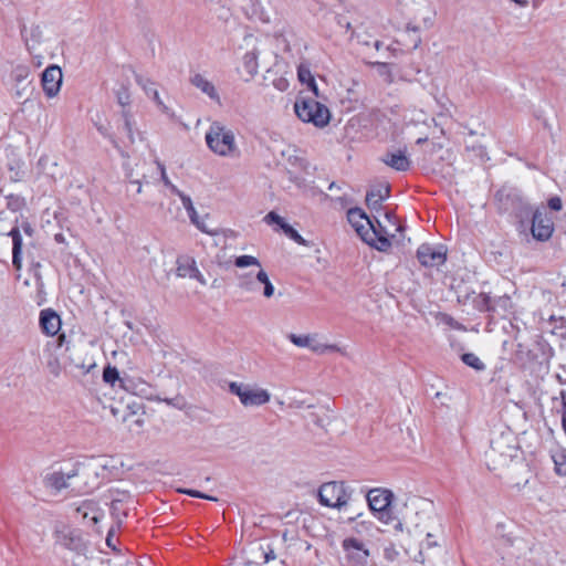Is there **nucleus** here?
I'll list each match as a JSON object with an SVG mask.
<instances>
[{
	"label": "nucleus",
	"mask_w": 566,
	"mask_h": 566,
	"mask_svg": "<svg viewBox=\"0 0 566 566\" xmlns=\"http://www.w3.org/2000/svg\"><path fill=\"white\" fill-rule=\"evenodd\" d=\"M40 326L44 334L54 336L61 328V318L54 311L43 310L40 313Z\"/></svg>",
	"instance_id": "nucleus-18"
},
{
	"label": "nucleus",
	"mask_w": 566,
	"mask_h": 566,
	"mask_svg": "<svg viewBox=\"0 0 566 566\" xmlns=\"http://www.w3.org/2000/svg\"><path fill=\"white\" fill-rule=\"evenodd\" d=\"M109 139H111V143L115 146V147H118L117 145V142L115 140V138H113L112 136H108Z\"/></svg>",
	"instance_id": "nucleus-57"
},
{
	"label": "nucleus",
	"mask_w": 566,
	"mask_h": 566,
	"mask_svg": "<svg viewBox=\"0 0 566 566\" xmlns=\"http://www.w3.org/2000/svg\"><path fill=\"white\" fill-rule=\"evenodd\" d=\"M314 337V334H307V335H296V334H289L287 338L297 347H306L310 348L312 345V339Z\"/></svg>",
	"instance_id": "nucleus-30"
},
{
	"label": "nucleus",
	"mask_w": 566,
	"mask_h": 566,
	"mask_svg": "<svg viewBox=\"0 0 566 566\" xmlns=\"http://www.w3.org/2000/svg\"><path fill=\"white\" fill-rule=\"evenodd\" d=\"M228 388L230 394L237 396L244 407H259L268 403L271 399L266 389L248 384L231 381Z\"/></svg>",
	"instance_id": "nucleus-8"
},
{
	"label": "nucleus",
	"mask_w": 566,
	"mask_h": 566,
	"mask_svg": "<svg viewBox=\"0 0 566 566\" xmlns=\"http://www.w3.org/2000/svg\"><path fill=\"white\" fill-rule=\"evenodd\" d=\"M432 537H433L432 534L428 533L427 538L422 545L427 548H431V547L436 546L437 543L432 541Z\"/></svg>",
	"instance_id": "nucleus-47"
},
{
	"label": "nucleus",
	"mask_w": 566,
	"mask_h": 566,
	"mask_svg": "<svg viewBox=\"0 0 566 566\" xmlns=\"http://www.w3.org/2000/svg\"><path fill=\"white\" fill-rule=\"evenodd\" d=\"M157 164V167L160 171V176H161V180L165 184V186H167L172 193L179 196V193H181L182 191H180L171 181L170 179L168 178L167 174H166V169H165V166L164 164H161L160 161H156Z\"/></svg>",
	"instance_id": "nucleus-33"
},
{
	"label": "nucleus",
	"mask_w": 566,
	"mask_h": 566,
	"mask_svg": "<svg viewBox=\"0 0 566 566\" xmlns=\"http://www.w3.org/2000/svg\"><path fill=\"white\" fill-rule=\"evenodd\" d=\"M517 448L512 444V438L510 436H502L492 440L486 458L489 463L493 465V469H496L507 465L513 458L517 457Z\"/></svg>",
	"instance_id": "nucleus-9"
},
{
	"label": "nucleus",
	"mask_w": 566,
	"mask_h": 566,
	"mask_svg": "<svg viewBox=\"0 0 566 566\" xmlns=\"http://www.w3.org/2000/svg\"><path fill=\"white\" fill-rule=\"evenodd\" d=\"M329 190H333V189H336V184L335 182H332L328 187Z\"/></svg>",
	"instance_id": "nucleus-58"
},
{
	"label": "nucleus",
	"mask_w": 566,
	"mask_h": 566,
	"mask_svg": "<svg viewBox=\"0 0 566 566\" xmlns=\"http://www.w3.org/2000/svg\"><path fill=\"white\" fill-rule=\"evenodd\" d=\"M442 149V146L438 143H434V142H431V143H428L427 144V147L424 149V155H423V163L427 165V164H430L432 161V155L440 151Z\"/></svg>",
	"instance_id": "nucleus-36"
},
{
	"label": "nucleus",
	"mask_w": 566,
	"mask_h": 566,
	"mask_svg": "<svg viewBox=\"0 0 566 566\" xmlns=\"http://www.w3.org/2000/svg\"><path fill=\"white\" fill-rule=\"evenodd\" d=\"M515 4H517L518 7L521 8H525L528 6V1L527 0H512Z\"/></svg>",
	"instance_id": "nucleus-51"
},
{
	"label": "nucleus",
	"mask_w": 566,
	"mask_h": 566,
	"mask_svg": "<svg viewBox=\"0 0 566 566\" xmlns=\"http://www.w3.org/2000/svg\"><path fill=\"white\" fill-rule=\"evenodd\" d=\"M22 230L24 231L25 234H28L29 237H31L33 234V229L32 227L25 222L22 224Z\"/></svg>",
	"instance_id": "nucleus-49"
},
{
	"label": "nucleus",
	"mask_w": 566,
	"mask_h": 566,
	"mask_svg": "<svg viewBox=\"0 0 566 566\" xmlns=\"http://www.w3.org/2000/svg\"><path fill=\"white\" fill-rule=\"evenodd\" d=\"M303 403L301 401L294 400L290 403V407L292 408H301Z\"/></svg>",
	"instance_id": "nucleus-53"
},
{
	"label": "nucleus",
	"mask_w": 566,
	"mask_h": 566,
	"mask_svg": "<svg viewBox=\"0 0 566 566\" xmlns=\"http://www.w3.org/2000/svg\"><path fill=\"white\" fill-rule=\"evenodd\" d=\"M386 223H382L384 227H387L392 234H389L388 238H395L396 232H401L403 227L399 223L396 214L391 211H386L384 214ZM390 241V239H388Z\"/></svg>",
	"instance_id": "nucleus-26"
},
{
	"label": "nucleus",
	"mask_w": 566,
	"mask_h": 566,
	"mask_svg": "<svg viewBox=\"0 0 566 566\" xmlns=\"http://www.w3.org/2000/svg\"><path fill=\"white\" fill-rule=\"evenodd\" d=\"M381 161L396 171H407L411 166V160L408 158L406 150L401 149L388 150L381 157Z\"/></svg>",
	"instance_id": "nucleus-14"
},
{
	"label": "nucleus",
	"mask_w": 566,
	"mask_h": 566,
	"mask_svg": "<svg viewBox=\"0 0 566 566\" xmlns=\"http://www.w3.org/2000/svg\"><path fill=\"white\" fill-rule=\"evenodd\" d=\"M350 497L352 490L344 482H326L318 489V501L327 507L342 509L347 505Z\"/></svg>",
	"instance_id": "nucleus-6"
},
{
	"label": "nucleus",
	"mask_w": 566,
	"mask_h": 566,
	"mask_svg": "<svg viewBox=\"0 0 566 566\" xmlns=\"http://www.w3.org/2000/svg\"><path fill=\"white\" fill-rule=\"evenodd\" d=\"M294 112L302 122L317 128H324L331 120V112L327 106L313 97H298L294 103Z\"/></svg>",
	"instance_id": "nucleus-4"
},
{
	"label": "nucleus",
	"mask_w": 566,
	"mask_h": 566,
	"mask_svg": "<svg viewBox=\"0 0 566 566\" xmlns=\"http://www.w3.org/2000/svg\"><path fill=\"white\" fill-rule=\"evenodd\" d=\"M190 83L211 99L220 103V96L216 86L207 77L197 73L190 77Z\"/></svg>",
	"instance_id": "nucleus-19"
},
{
	"label": "nucleus",
	"mask_w": 566,
	"mask_h": 566,
	"mask_svg": "<svg viewBox=\"0 0 566 566\" xmlns=\"http://www.w3.org/2000/svg\"><path fill=\"white\" fill-rule=\"evenodd\" d=\"M118 103L123 106L129 103V95L127 93L118 94Z\"/></svg>",
	"instance_id": "nucleus-48"
},
{
	"label": "nucleus",
	"mask_w": 566,
	"mask_h": 566,
	"mask_svg": "<svg viewBox=\"0 0 566 566\" xmlns=\"http://www.w3.org/2000/svg\"><path fill=\"white\" fill-rule=\"evenodd\" d=\"M192 223H193V224H196V227H197L200 231H202V232H205V233H208V234H211V235L216 234V232H214V231H212V230H210V229H208V227L206 226V223H205L203 221H200V220H199V218L197 219V222H192Z\"/></svg>",
	"instance_id": "nucleus-44"
},
{
	"label": "nucleus",
	"mask_w": 566,
	"mask_h": 566,
	"mask_svg": "<svg viewBox=\"0 0 566 566\" xmlns=\"http://www.w3.org/2000/svg\"><path fill=\"white\" fill-rule=\"evenodd\" d=\"M275 557L273 549L269 548V551H263L264 563H269L270 560L275 559Z\"/></svg>",
	"instance_id": "nucleus-46"
},
{
	"label": "nucleus",
	"mask_w": 566,
	"mask_h": 566,
	"mask_svg": "<svg viewBox=\"0 0 566 566\" xmlns=\"http://www.w3.org/2000/svg\"><path fill=\"white\" fill-rule=\"evenodd\" d=\"M475 303L480 311H493L492 298L489 294L481 293Z\"/></svg>",
	"instance_id": "nucleus-35"
},
{
	"label": "nucleus",
	"mask_w": 566,
	"mask_h": 566,
	"mask_svg": "<svg viewBox=\"0 0 566 566\" xmlns=\"http://www.w3.org/2000/svg\"><path fill=\"white\" fill-rule=\"evenodd\" d=\"M554 231V222L546 211L536 210L532 220V234L536 240H548Z\"/></svg>",
	"instance_id": "nucleus-12"
},
{
	"label": "nucleus",
	"mask_w": 566,
	"mask_h": 566,
	"mask_svg": "<svg viewBox=\"0 0 566 566\" xmlns=\"http://www.w3.org/2000/svg\"><path fill=\"white\" fill-rule=\"evenodd\" d=\"M548 207L552 209V210H555V211H558L562 209V200L559 197H552L549 200H548Z\"/></svg>",
	"instance_id": "nucleus-43"
},
{
	"label": "nucleus",
	"mask_w": 566,
	"mask_h": 566,
	"mask_svg": "<svg viewBox=\"0 0 566 566\" xmlns=\"http://www.w3.org/2000/svg\"><path fill=\"white\" fill-rule=\"evenodd\" d=\"M367 503L374 515L384 524H389L395 520L391 503L394 493L384 488H375L368 491Z\"/></svg>",
	"instance_id": "nucleus-5"
},
{
	"label": "nucleus",
	"mask_w": 566,
	"mask_h": 566,
	"mask_svg": "<svg viewBox=\"0 0 566 566\" xmlns=\"http://www.w3.org/2000/svg\"><path fill=\"white\" fill-rule=\"evenodd\" d=\"M46 366H48L49 371L53 376H55V377L60 376V374H61V364H60V361H59V359L56 357H51L48 360Z\"/></svg>",
	"instance_id": "nucleus-39"
},
{
	"label": "nucleus",
	"mask_w": 566,
	"mask_h": 566,
	"mask_svg": "<svg viewBox=\"0 0 566 566\" xmlns=\"http://www.w3.org/2000/svg\"><path fill=\"white\" fill-rule=\"evenodd\" d=\"M258 57L259 52L256 50L249 51L243 56V66L251 76L259 72Z\"/></svg>",
	"instance_id": "nucleus-25"
},
{
	"label": "nucleus",
	"mask_w": 566,
	"mask_h": 566,
	"mask_svg": "<svg viewBox=\"0 0 566 566\" xmlns=\"http://www.w3.org/2000/svg\"><path fill=\"white\" fill-rule=\"evenodd\" d=\"M427 142H428V140H427V138H418L416 143H417L418 145H420V144H422V143H427Z\"/></svg>",
	"instance_id": "nucleus-56"
},
{
	"label": "nucleus",
	"mask_w": 566,
	"mask_h": 566,
	"mask_svg": "<svg viewBox=\"0 0 566 566\" xmlns=\"http://www.w3.org/2000/svg\"><path fill=\"white\" fill-rule=\"evenodd\" d=\"M84 507H85V504H84V505H82V506H80V507H77V512H78V513H82V512H83V516H84V517H87V512H86V511H84Z\"/></svg>",
	"instance_id": "nucleus-55"
},
{
	"label": "nucleus",
	"mask_w": 566,
	"mask_h": 566,
	"mask_svg": "<svg viewBox=\"0 0 566 566\" xmlns=\"http://www.w3.org/2000/svg\"><path fill=\"white\" fill-rule=\"evenodd\" d=\"M298 78L301 82H308L314 94L316 96L318 95L316 83H315L314 78L312 77L310 71H304V70L300 69L298 70Z\"/></svg>",
	"instance_id": "nucleus-38"
},
{
	"label": "nucleus",
	"mask_w": 566,
	"mask_h": 566,
	"mask_svg": "<svg viewBox=\"0 0 566 566\" xmlns=\"http://www.w3.org/2000/svg\"><path fill=\"white\" fill-rule=\"evenodd\" d=\"M282 230L290 239H292L296 243L301 245H306V241L304 240V238L289 223L284 226L282 224Z\"/></svg>",
	"instance_id": "nucleus-34"
},
{
	"label": "nucleus",
	"mask_w": 566,
	"mask_h": 566,
	"mask_svg": "<svg viewBox=\"0 0 566 566\" xmlns=\"http://www.w3.org/2000/svg\"><path fill=\"white\" fill-rule=\"evenodd\" d=\"M562 399V427L566 434V389L560 390Z\"/></svg>",
	"instance_id": "nucleus-41"
},
{
	"label": "nucleus",
	"mask_w": 566,
	"mask_h": 566,
	"mask_svg": "<svg viewBox=\"0 0 566 566\" xmlns=\"http://www.w3.org/2000/svg\"><path fill=\"white\" fill-rule=\"evenodd\" d=\"M103 380L112 387H115L116 384H118L120 388L128 389L126 380L119 377V373L114 366L108 365L104 368Z\"/></svg>",
	"instance_id": "nucleus-23"
},
{
	"label": "nucleus",
	"mask_w": 566,
	"mask_h": 566,
	"mask_svg": "<svg viewBox=\"0 0 566 566\" xmlns=\"http://www.w3.org/2000/svg\"><path fill=\"white\" fill-rule=\"evenodd\" d=\"M178 492L182 493V494H187V495L192 496V497L205 499V500L214 501V502L218 501V499L214 497V496L205 494V493H202L200 491L192 490V489H178Z\"/></svg>",
	"instance_id": "nucleus-37"
},
{
	"label": "nucleus",
	"mask_w": 566,
	"mask_h": 566,
	"mask_svg": "<svg viewBox=\"0 0 566 566\" xmlns=\"http://www.w3.org/2000/svg\"><path fill=\"white\" fill-rule=\"evenodd\" d=\"M182 202L184 208L187 210L188 216L191 220V222H197V219L199 218L196 208L193 207V203L191 201V198L184 192L179 193L178 196Z\"/></svg>",
	"instance_id": "nucleus-29"
},
{
	"label": "nucleus",
	"mask_w": 566,
	"mask_h": 566,
	"mask_svg": "<svg viewBox=\"0 0 566 566\" xmlns=\"http://www.w3.org/2000/svg\"><path fill=\"white\" fill-rule=\"evenodd\" d=\"M65 338L66 337H65L64 334L59 335L57 340H56V346L57 347H62L64 345V343H65Z\"/></svg>",
	"instance_id": "nucleus-50"
},
{
	"label": "nucleus",
	"mask_w": 566,
	"mask_h": 566,
	"mask_svg": "<svg viewBox=\"0 0 566 566\" xmlns=\"http://www.w3.org/2000/svg\"><path fill=\"white\" fill-rule=\"evenodd\" d=\"M234 265L239 269H255L237 275L238 286L242 291L255 293L259 291V284H263V296L270 298L274 295V285L258 258L248 254L239 255L234 259Z\"/></svg>",
	"instance_id": "nucleus-2"
},
{
	"label": "nucleus",
	"mask_w": 566,
	"mask_h": 566,
	"mask_svg": "<svg viewBox=\"0 0 566 566\" xmlns=\"http://www.w3.org/2000/svg\"><path fill=\"white\" fill-rule=\"evenodd\" d=\"M106 543L109 547H113L112 533L109 532L106 538Z\"/></svg>",
	"instance_id": "nucleus-54"
},
{
	"label": "nucleus",
	"mask_w": 566,
	"mask_h": 566,
	"mask_svg": "<svg viewBox=\"0 0 566 566\" xmlns=\"http://www.w3.org/2000/svg\"><path fill=\"white\" fill-rule=\"evenodd\" d=\"M205 139L208 148L218 156L234 158L240 155L234 132L221 122L210 124Z\"/></svg>",
	"instance_id": "nucleus-3"
},
{
	"label": "nucleus",
	"mask_w": 566,
	"mask_h": 566,
	"mask_svg": "<svg viewBox=\"0 0 566 566\" xmlns=\"http://www.w3.org/2000/svg\"><path fill=\"white\" fill-rule=\"evenodd\" d=\"M342 547L345 552L346 558L356 566H366L369 549L365 543L356 537H347L343 541Z\"/></svg>",
	"instance_id": "nucleus-10"
},
{
	"label": "nucleus",
	"mask_w": 566,
	"mask_h": 566,
	"mask_svg": "<svg viewBox=\"0 0 566 566\" xmlns=\"http://www.w3.org/2000/svg\"><path fill=\"white\" fill-rule=\"evenodd\" d=\"M98 130H99L103 135L107 136V135H106V132L104 130V128H103V127H99V128H98Z\"/></svg>",
	"instance_id": "nucleus-59"
},
{
	"label": "nucleus",
	"mask_w": 566,
	"mask_h": 566,
	"mask_svg": "<svg viewBox=\"0 0 566 566\" xmlns=\"http://www.w3.org/2000/svg\"><path fill=\"white\" fill-rule=\"evenodd\" d=\"M551 458L554 462L555 472L558 475H566V450L559 447L553 448Z\"/></svg>",
	"instance_id": "nucleus-22"
},
{
	"label": "nucleus",
	"mask_w": 566,
	"mask_h": 566,
	"mask_svg": "<svg viewBox=\"0 0 566 566\" xmlns=\"http://www.w3.org/2000/svg\"><path fill=\"white\" fill-rule=\"evenodd\" d=\"M80 467L72 465L70 470H59L53 471L45 475L43 482L45 488L59 493L64 489H72V491L80 493L85 492L83 488L77 483V479L80 478Z\"/></svg>",
	"instance_id": "nucleus-7"
},
{
	"label": "nucleus",
	"mask_w": 566,
	"mask_h": 566,
	"mask_svg": "<svg viewBox=\"0 0 566 566\" xmlns=\"http://www.w3.org/2000/svg\"><path fill=\"white\" fill-rule=\"evenodd\" d=\"M30 69L27 65H17L12 72L11 77L14 82V96L21 98L27 93L29 81Z\"/></svg>",
	"instance_id": "nucleus-16"
},
{
	"label": "nucleus",
	"mask_w": 566,
	"mask_h": 566,
	"mask_svg": "<svg viewBox=\"0 0 566 566\" xmlns=\"http://www.w3.org/2000/svg\"><path fill=\"white\" fill-rule=\"evenodd\" d=\"M122 115L124 118V130L127 135V138L129 139L130 143H134L135 142V137H134L135 122L133 119V116L128 111H125V109L123 111Z\"/></svg>",
	"instance_id": "nucleus-28"
},
{
	"label": "nucleus",
	"mask_w": 566,
	"mask_h": 566,
	"mask_svg": "<svg viewBox=\"0 0 566 566\" xmlns=\"http://www.w3.org/2000/svg\"><path fill=\"white\" fill-rule=\"evenodd\" d=\"M318 336L314 334V337L312 339V345L310 346V349L316 354H325L327 352H337L342 354L343 356L346 355V350L342 347H339L336 344H323L318 339Z\"/></svg>",
	"instance_id": "nucleus-24"
},
{
	"label": "nucleus",
	"mask_w": 566,
	"mask_h": 566,
	"mask_svg": "<svg viewBox=\"0 0 566 566\" xmlns=\"http://www.w3.org/2000/svg\"><path fill=\"white\" fill-rule=\"evenodd\" d=\"M130 182L136 184L138 186L137 192L140 193L142 192V181L139 179H130Z\"/></svg>",
	"instance_id": "nucleus-52"
},
{
	"label": "nucleus",
	"mask_w": 566,
	"mask_h": 566,
	"mask_svg": "<svg viewBox=\"0 0 566 566\" xmlns=\"http://www.w3.org/2000/svg\"><path fill=\"white\" fill-rule=\"evenodd\" d=\"M390 196L389 185L381 184L373 187L366 195V203L369 209L379 211L381 203Z\"/></svg>",
	"instance_id": "nucleus-17"
},
{
	"label": "nucleus",
	"mask_w": 566,
	"mask_h": 566,
	"mask_svg": "<svg viewBox=\"0 0 566 566\" xmlns=\"http://www.w3.org/2000/svg\"><path fill=\"white\" fill-rule=\"evenodd\" d=\"M417 258L423 266H440L447 261V251L443 247H432L423 243L417 250Z\"/></svg>",
	"instance_id": "nucleus-11"
},
{
	"label": "nucleus",
	"mask_w": 566,
	"mask_h": 566,
	"mask_svg": "<svg viewBox=\"0 0 566 566\" xmlns=\"http://www.w3.org/2000/svg\"><path fill=\"white\" fill-rule=\"evenodd\" d=\"M136 82L137 84L145 91V93L153 97L158 106L163 108L164 112H167V106L164 105L163 101L160 99L158 91L155 88L154 83L142 75H136Z\"/></svg>",
	"instance_id": "nucleus-21"
},
{
	"label": "nucleus",
	"mask_w": 566,
	"mask_h": 566,
	"mask_svg": "<svg viewBox=\"0 0 566 566\" xmlns=\"http://www.w3.org/2000/svg\"><path fill=\"white\" fill-rule=\"evenodd\" d=\"M112 515L117 520L118 524L122 523L123 517L126 516V511L123 507L122 500H113L111 503Z\"/></svg>",
	"instance_id": "nucleus-32"
},
{
	"label": "nucleus",
	"mask_w": 566,
	"mask_h": 566,
	"mask_svg": "<svg viewBox=\"0 0 566 566\" xmlns=\"http://www.w3.org/2000/svg\"><path fill=\"white\" fill-rule=\"evenodd\" d=\"M62 71L57 65L48 66L42 73V87L48 97L57 95L62 84Z\"/></svg>",
	"instance_id": "nucleus-13"
},
{
	"label": "nucleus",
	"mask_w": 566,
	"mask_h": 566,
	"mask_svg": "<svg viewBox=\"0 0 566 566\" xmlns=\"http://www.w3.org/2000/svg\"><path fill=\"white\" fill-rule=\"evenodd\" d=\"M70 551L81 552L83 549V543L78 536H74L72 533L69 536L63 537L62 542Z\"/></svg>",
	"instance_id": "nucleus-31"
},
{
	"label": "nucleus",
	"mask_w": 566,
	"mask_h": 566,
	"mask_svg": "<svg viewBox=\"0 0 566 566\" xmlns=\"http://www.w3.org/2000/svg\"><path fill=\"white\" fill-rule=\"evenodd\" d=\"M177 275L180 277L196 279L201 284H206V280L196 265V261L189 256H182L177 260Z\"/></svg>",
	"instance_id": "nucleus-15"
},
{
	"label": "nucleus",
	"mask_w": 566,
	"mask_h": 566,
	"mask_svg": "<svg viewBox=\"0 0 566 566\" xmlns=\"http://www.w3.org/2000/svg\"><path fill=\"white\" fill-rule=\"evenodd\" d=\"M12 238V264L17 271L22 269V237L18 227L10 230Z\"/></svg>",
	"instance_id": "nucleus-20"
},
{
	"label": "nucleus",
	"mask_w": 566,
	"mask_h": 566,
	"mask_svg": "<svg viewBox=\"0 0 566 566\" xmlns=\"http://www.w3.org/2000/svg\"><path fill=\"white\" fill-rule=\"evenodd\" d=\"M274 86L279 88L280 91H285L289 86V83L284 78H279L274 81Z\"/></svg>",
	"instance_id": "nucleus-45"
},
{
	"label": "nucleus",
	"mask_w": 566,
	"mask_h": 566,
	"mask_svg": "<svg viewBox=\"0 0 566 566\" xmlns=\"http://www.w3.org/2000/svg\"><path fill=\"white\" fill-rule=\"evenodd\" d=\"M384 556L387 560H390V562H394L397 556H398V552L397 549L391 545L389 547H386L384 549Z\"/></svg>",
	"instance_id": "nucleus-42"
},
{
	"label": "nucleus",
	"mask_w": 566,
	"mask_h": 566,
	"mask_svg": "<svg viewBox=\"0 0 566 566\" xmlns=\"http://www.w3.org/2000/svg\"><path fill=\"white\" fill-rule=\"evenodd\" d=\"M405 0H398L399 3H402Z\"/></svg>",
	"instance_id": "nucleus-61"
},
{
	"label": "nucleus",
	"mask_w": 566,
	"mask_h": 566,
	"mask_svg": "<svg viewBox=\"0 0 566 566\" xmlns=\"http://www.w3.org/2000/svg\"><path fill=\"white\" fill-rule=\"evenodd\" d=\"M92 521H93L94 523H97V522H98V517H97L96 515H94V516L92 517Z\"/></svg>",
	"instance_id": "nucleus-60"
},
{
	"label": "nucleus",
	"mask_w": 566,
	"mask_h": 566,
	"mask_svg": "<svg viewBox=\"0 0 566 566\" xmlns=\"http://www.w3.org/2000/svg\"><path fill=\"white\" fill-rule=\"evenodd\" d=\"M461 360L476 371L485 369V364L473 353H465L461 356Z\"/></svg>",
	"instance_id": "nucleus-27"
},
{
	"label": "nucleus",
	"mask_w": 566,
	"mask_h": 566,
	"mask_svg": "<svg viewBox=\"0 0 566 566\" xmlns=\"http://www.w3.org/2000/svg\"><path fill=\"white\" fill-rule=\"evenodd\" d=\"M347 220L370 247L378 251H387L390 248L391 242L388 240V235L392 234L391 231L384 227L379 220H376V226L360 208L349 209Z\"/></svg>",
	"instance_id": "nucleus-1"
},
{
	"label": "nucleus",
	"mask_w": 566,
	"mask_h": 566,
	"mask_svg": "<svg viewBox=\"0 0 566 566\" xmlns=\"http://www.w3.org/2000/svg\"><path fill=\"white\" fill-rule=\"evenodd\" d=\"M264 219L268 223H276L281 229L282 224H287L285 220L274 211L269 212Z\"/></svg>",
	"instance_id": "nucleus-40"
}]
</instances>
